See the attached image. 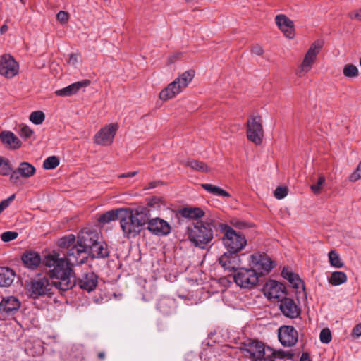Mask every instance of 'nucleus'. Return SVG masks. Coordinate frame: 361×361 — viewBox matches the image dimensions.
I'll return each mask as SVG.
<instances>
[{
  "instance_id": "1",
  "label": "nucleus",
  "mask_w": 361,
  "mask_h": 361,
  "mask_svg": "<svg viewBox=\"0 0 361 361\" xmlns=\"http://www.w3.org/2000/svg\"><path fill=\"white\" fill-rule=\"evenodd\" d=\"M100 239L99 233L96 230L85 228L78 235H68L59 239L58 245L67 250V255L71 264H83L87 259V253Z\"/></svg>"
},
{
  "instance_id": "2",
  "label": "nucleus",
  "mask_w": 361,
  "mask_h": 361,
  "mask_svg": "<svg viewBox=\"0 0 361 361\" xmlns=\"http://www.w3.org/2000/svg\"><path fill=\"white\" fill-rule=\"evenodd\" d=\"M66 250V258H60L59 254L48 255L42 261L47 268V274L54 281L55 288L61 291H66L73 288L75 284V277L72 267L79 264H71L69 262Z\"/></svg>"
},
{
  "instance_id": "3",
  "label": "nucleus",
  "mask_w": 361,
  "mask_h": 361,
  "mask_svg": "<svg viewBox=\"0 0 361 361\" xmlns=\"http://www.w3.org/2000/svg\"><path fill=\"white\" fill-rule=\"evenodd\" d=\"M149 210L147 207L121 211V227L128 238L136 236L147 224Z\"/></svg>"
},
{
  "instance_id": "4",
  "label": "nucleus",
  "mask_w": 361,
  "mask_h": 361,
  "mask_svg": "<svg viewBox=\"0 0 361 361\" xmlns=\"http://www.w3.org/2000/svg\"><path fill=\"white\" fill-rule=\"evenodd\" d=\"M244 355L249 357L252 361H279V358L283 360L286 356L293 359V353L290 352L275 351L264 343L252 341H250L243 349Z\"/></svg>"
},
{
  "instance_id": "5",
  "label": "nucleus",
  "mask_w": 361,
  "mask_h": 361,
  "mask_svg": "<svg viewBox=\"0 0 361 361\" xmlns=\"http://www.w3.org/2000/svg\"><path fill=\"white\" fill-rule=\"evenodd\" d=\"M214 228L212 221L197 222L188 229V240L195 247L204 249L214 238Z\"/></svg>"
},
{
  "instance_id": "6",
  "label": "nucleus",
  "mask_w": 361,
  "mask_h": 361,
  "mask_svg": "<svg viewBox=\"0 0 361 361\" xmlns=\"http://www.w3.org/2000/svg\"><path fill=\"white\" fill-rule=\"evenodd\" d=\"M220 228L225 231L222 240L228 252L238 253L246 246L247 240L243 234L226 224H220Z\"/></svg>"
},
{
  "instance_id": "7",
  "label": "nucleus",
  "mask_w": 361,
  "mask_h": 361,
  "mask_svg": "<svg viewBox=\"0 0 361 361\" xmlns=\"http://www.w3.org/2000/svg\"><path fill=\"white\" fill-rule=\"evenodd\" d=\"M264 130L262 119L259 116H251L247 122V140L257 145L262 142Z\"/></svg>"
},
{
  "instance_id": "8",
  "label": "nucleus",
  "mask_w": 361,
  "mask_h": 361,
  "mask_svg": "<svg viewBox=\"0 0 361 361\" xmlns=\"http://www.w3.org/2000/svg\"><path fill=\"white\" fill-rule=\"evenodd\" d=\"M234 281L241 288H250L258 282V273L252 268H240L233 276Z\"/></svg>"
},
{
  "instance_id": "9",
  "label": "nucleus",
  "mask_w": 361,
  "mask_h": 361,
  "mask_svg": "<svg viewBox=\"0 0 361 361\" xmlns=\"http://www.w3.org/2000/svg\"><path fill=\"white\" fill-rule=\"evenodd\" d=\"M54 288L55 286L53 281L50 282L48 278L40 277L31 281L29 291L32 298H37L39 296L52 294L51 291Z\"/></svg>"
},
{
  "instance_id": "10",
  "label": "nucleus",
  "mask_w": 361,
  "mask_h": 361,
  "mask_svg": "<svg viewBox=\"0 0 361 361\" xmlns=\"http://www.w3.org/2000/svg\"><path fill=\"white\" fill-rule=\"evenodd\" d=\"M250 265L258 275L268 274L274 267V262L265 253L256 252L250 257Z\"/></svg>"
},
{
  "instance_id": "11",
  "label": "nucleus",
  "mask_w": 361,
  "mask_h": 361,
  "mask_svg": "<svg viewBox=\"0 0 361 361\" xmlns=\"http://www.w3.org/2000/svg\"><path fill=\"white\" fill-rule=\"evenodd\" d=\"M19 71V65L10 54H4L0 57V74L6 78H12Z\"/></svg>"
},
{
  "instance_id": "12",
  "label": "nucleus",
  "mask_w": 361,
  "mask_h": 361,
  "mask_svg": "<svg viewBox=\"0 0 361 361\" xmlns=\"http://www.w3.org/2000/svg\"><path fill=\"white\" fill-rule=\"evenodd\" d=\"M278 338L284 347L295 345L298 340V333L292 326H282L278 329Z\"/></svg>"
},
{
  "instance_id": "13",
  "label": "nucleus",
  "mask_w": 361,
  "mask_h": 361,
  "mask_svg": "<svg viewBox=\"0 0 361 361\" xmlns=\"http://www.w3.org/2000/svg\"><path fill=\"white\" fill-rule=\"evenodd\" d=\"M263 291L265 296L269 300L279 301L286 295L284 285L274 280L267 281L263 287Z\"/></svg>"
},
{
  "instance_id": "14",
  "label": "nucleus",
  "mask_w": 361,
  "mask_h": 361,
  "mask_svg": "<svg viewBox=\"0 0 361 361\" xmlns=\"http://www.w3.org/2000/svg\"><path fill=\"white\" fill-rule=\"evenodd\" d=\"M118 128V126L117 123H112L106 126L95 135V142L101 145H111L113 142Z\"/></svg>"
},
{
  "instance_id": "15",
  "label": "nucleus",
  "mask_w": 361,
  "mask_h": 361,
  "mask_svg": "<svg viewBox=\"0 0 361 361\" xmlns=\"http://www.w3.org/2000/svg\"><path fill=\"white\" fill-rule=\"evenodd\" d=\"M279 302H280L279 309L285 317L294 319L300 316V308L294 300L284 296Z\"/></svg>"
},
{
  "instance_id": "16",
  "label": "nucleus",
  "mask_w": 361,
  "mask_h": 361,
  "mask_svg": "<svg viewBox=\"0 0 361 361\" xmlns=\"http://www.w3.org/2000/svg\"><path fill=\"white\" fill-rule=\"evenodd\" d=\"M322 46V43L315 42L308 49L302 63L301 68L298 72L300 76L302 75V72H307L310 70Z\"/></svg>"
},
{
  "instance_id": "17",
  "label": "nucleus",
  "mask_w": 361,
  "mask_h": 361,
  "mask_svg": "<svg viewBox=\"0 0 361 361\" xmlns=\"http://www.w3.org/2000/svg\"><path fill=\"white\" fill-rule=\"evenodd\" d=\"M148 230L157 235H166L171 231V226L167 221L160 218H154L149 220Z\"/></svg>"
},
{
  "instance_id": "18",
  "label": "nucleus",
  "mask_w": 361,
  "mask_h": 361,
  "mask_svg": "<svg viewBox=\"0 0 361 361\" xmlns=\"http://www.w3.org/2000/svg\"><path fill=\"white\" fill-rule=\"evenodd\" d=\"M275 21L286 37L289 39L294 37V23L290 18L283 14H279L276 16Z\"/></svg>"
},
{
  "instance_id": "19",
  "label": "nucleus",
  "mask_w": 361,
  "mask_h": 361,
  "mask_svg": "<svg viewBox=\"0 0 361 361\" xmlns=\"http://www.w3.org/2000/svg\"><path fill=\"white\" fill-rule=\"evenodd\" d=\"M236 254L232 252H225L219 257V264L226 269L238 270L240 265V259Z\"/></svg>"
},
{
  "instance_id": "20",
  "label": "nucleus",
  "mask_w": 361,
  "mask_h": 361,
  "mask_svg": "<svg viewBox=\"0 0 361 361\" xmlns=\"http://www.w3.org/2000/svg\"><path fill=\"white\" fill-rule=\"evenodd\" d=\"M21 303L15 296L4 297L0 302V312L13 314L20 307Z\"/></svg>"
},
{
  "instance_id": "21",
  "label": "nucleus",
  "mask_w": 361,
  "mask_h": 361,
  "mask_svg": "<svg viewBox=\"0 0 361 361\" xmlns=\"http://www.w3.org/2000/svg\"><path fill=\"white\" fill-rule=\"evenodd\" d=\"M35 168L31 164L23 161L21 162L16 169L11 171V178H18L19 176L23 178H29L35 173Z\"/></svg>"
},
{
  "instance_id": "22",
  "label": "nucleus",
  "mask_w": 361,
  "mask_h": 361,
  "mask_svg": "<svg viewBox=\"0 0 361 361\" xmlns=\"http://www.w3.org/2000/svg\"><path fill=\"white\" fill-rule=\"evenodd\" d=\"M90 83V82L88 80L76 82L64 88L56 90L55 94L59 97H70L75 94L81 88L88 86Z\"/></svg>"
},
{
  "instance_id": "23",
  "label": "nucleus",
  "mask_w": 361,
  "mask_h": 361,
  "mask_svg": "<svg viewBox=\"0 0 361 361\" xmlns=\"http://www.w3.org/2000/svg\"><path fill=\"white\" fill-rule=\"evenodd\" d=\"M97 276L92 271L84 274L78 281L80 288L88 292L93 290L97 285Z\"/></svg>"
},
{
  "instance_id": "24",
  "label": "nucleus",
  "mask_w": 361,
  "mask_h": 361,
  "mask_svg": "<svg viewBox=\"0 0 361 361\" xmlns=\"http://www.w3.org/2000/svg\"><path fill=\"white\" fill-rule=\"evenodd\" d=\"M23 264L29 269H34L41 263L40 255L36 252H27L22 255Z\"/></svg>"
},
{
  "instance_id": "25",
  "label": "nucleus",
  "mask_w": 361,
  "mask_h": 361,
  "mask_svg": "<svg viewBox=\"0 0 361 361\" xmlns=\"http://www.w3.org/2000/svg\"><path fill=\"white\" fill-rule=\"evenodd\" d=\"M16 274L13 270L8 267H0V286L7 287L12 284Z\"/></svg>"
},
{
  "instance_id": "26",
  "label": "nucleus",
  "mask_w": 361,
  "mask_h": 361,
  "mask_svg": "<svg viewBox=\"0 0 361 361\" xmlns=\"http://www.w3.org/2000/svg\"><path fill=\"white\" fill-rule=\"evenodd\" d=\"M89 251L92 257L96 258H104L108 257L109 254L106 243L99 241V240L95 243Z\"/></svg>"
},
{
  "instance_id": "27",
  "label": "nucleus",
  "mask_w": 361,
  "mask_h": 361,
  "mask_svg": "<svg viewBox=\"0 0 361 361\" xmlns=\"http://www.w3.org/2000/svg\"><path fill=\"white\" fill-rule=\"evenodd\" d=\"M181 92L180 86H177L176 82L173 81L168 86L162 90L159 93V98L161 100L166 101L174 97L176 95Z\"/></svg>"
},
{
  "instance_id": "28",
  "label": "nucleus",
  "mask_w": 361,
  "mask_h": 361,
  "mask_svg": "<svg viewBox=\"0 0 361 361\" xmlns=\"http://www.w3.org/2000/svg\"><path fill=\"white\" fill-rule=\"evenodd\" d=\"M0 140L11 148L17 149L20 147V141L14 133L9 131H4L0 134Z\"/></svg>"
},
{
  "instance_id": "29",
  "label": "nucleus",
  "mask_w": 361,
  "mask_h": 361,
  "mask_svg": "<svg viewBox=\"0 0 361 361\" xmlns=\"http://www.w3.org/2000/svg\"><path fill=\"white\" fill-rule=\"evenodd\" d=\"M179 214L189 219H197L204 215L203 210L199 207H184L179 210Z\"/></svg>"
},
{
  "instance_id": "30",
  "label": "nucleus",
  "mask_w": 361,
  "mask_h": 361,
  "mask_svg": "<svg viewBox=\"0 0 361 361\" xmlns=\"http://www.w3.org/2000/svg\"><path fill=\"white\" fill-rule=\"evenodd\" d=\"M195 76V71L190 69L183 73L179 77H178L174 82H176L177 86H180V90L182 92L189 83L191 82L192 80Z\"/></svg>"
},
{
  "instance_id": "31",
  "label": "nucleus",
  "mask_w": 361,
  "mask_h": 361,
  "mask_svg": "<svg viewBox=\"0 0 361 361\" xmlns=\"http://www.w3.org/2000/svg\"><path fill=\"white\" fill-rule=\"evenodd\" d=\"M121 211H125V209H118L116 210L109 211L101 215L98 221L100 223L106 224L116 219H121Z\"/></svg>"
},
{
  "instance_id": "32",
  "label": "nucleus",
  "mask_w": 361,
  "mask_h": 361,
  "mask_svg": "<svg viewBox=\"0 0 361 361\" xmlns=\"http://www.w3.org/2000/svg\"><path fill=\"white\" fill-rule=\"evenodd\" d=\"M201 186L211 194L216 196L230 197V194L219 187L210 183H203Z\"/></svg>"
},
{
  "instance_id": "33",
  "label": "nucleus",
  "mask_w": 361,
  "mask_h": 361,
  "mask_svg": "<svg viewBox=\"0 0 361 361\" xmlns=\"http://www.w3.org/2000/svg\"><path fill=\"white\" fill-rule=\"evenodd\" d=\"M347 281V276L343 271H334L329 279V282L333 286H339Z\"/></svg>"
},
{
  "instance_id": "34",
  "label": "nucleus",
  "mask_w": 361,
  "mask_h": 361,
  "mask_svg": "<svg viewBox=\"0 0 361 361\" xmlns=\"http://www.w3.org/2000/svg\"><path fill=\"white\" fill-rule=\"evenodd\" d=\"M13 171V166L6 158L0 157V174L3 176L10 175Z\"/></svg>"
},
{
  "instance_id": "35",
  "label": "nucleus",
  "mask_w": 361,
  "mask_h": 361,
  "mask_svg": "<svg viewBox=\"0 0 361 361\" xmlns=\"http://www.w3.org/2000/svg\"><path fill=\"white\" fill-rule=\"evenodd\" d=\"M185 165L199 171L204 172L208 171V166L204 162L197 160L188 159Z\"/></svg>"
},
{
  "instance_id": "36",
  "label": "nucleus",
  "mask_w": 361,
  "mask_h": 361,
  "mask_svg": "<svg viewBox=\"0 0 361 361\" xmlns=\"http://www.w3.org/2000/svg\"><path fill=\"white\" fill-rule=\"evenodd\" d=\"M358 73L357 66L353 64H346L343 69V73L347 78H355Z\"/></svg>"
},
{
  "instance_id": "37",
  "label": "nucleus",
  "mask_w": 361,
  "mask_h": 361,
  "mask_svg": "<svg viewBox=\"0 0 361 361\" xmlns=\"http://www.w3.org/2000/svg\"><path fill=\"white\" fill-rule=\"evenodd\" d=\"M59 164V159L56 156H51L47 157L43 163V166L45 169H54Z\"/></svg>"
},
{
  "instance_id": "38",
  "label": "nucleus",
  "mask_w": 361,
  "mask_h": 361,
  "mask_svg": "<svg viewBox=\"0 0 361 361\" xmlns=\"http://www.w3.org/2000/svg\"><path fill=\"white\" fill-rule=\"evenodd\" d=\"M45 119V115L42 111H35L30 114V120L36 125L43 123Z\"/></svg>"
},
{
  "instance_id": "39",
  "label": "nucleus",
  "mask_w": 361,
  "mask_h": 361,
  "mask_svg": "<svg viewBox=\"0 0 361 361\" xmlns=\"http://www.w3.org/2000/svg\"><path fill=\"white\" fill-rule=\"evenodd\" d=\"M329 259L330 264L333 267H335L336 268H341L343 265V263L341 262L338 254L334 250H331L329 252Z\"/></svg>"
},
{
  "instance_id": "40",
  "label": "nucleus",
  "mask_w": 361,
  "mask_h": 361,
  "mask_svg": "<svg viewBox=\"0 0 361 361\" xmlns=\"http://www.w3.org/2000/svg\"><path fill=\"white\" fill-rule=\"evenodd\" d=\"M289 189L286 185L278 186L274 191V197L278 200H281L287 196Z\"/></svg>"
},
{
  "instance_id": "41",
  "label": "nucleus",
  "mask_w": 361,
  "mask_h": 361,
  "mask_svg": "<svg viewBox=\"0 0 361 361\" xmlns=\"http://www.w3.org/2000/svg\"><path fill=\"white\" fill-rule=\"evenodd\" d=\"M171 302L168 299H161L159 301L157 308L164 314H168L171 312V307L169 305Z\"/></svg>"
},
{
  "instance_id": "42",
  "label": "nucleus",
  "mask_w": 361,
  "mask_h": 361,
  "mask_svg": "<svg viewBox=\"0 0 361 361\" xmlns=\"http://www.w3.org/2000/svg\"><path fill=\"white\" fill-rule=\"evenodd\" d=\"M20 127V135L21 137L27 140L31 138L34 134V131L27 126L21 125Z\"/></svg>"
},
{
  "instance_id": "43",
  "label": "nucleus",
  "mask_w": 361,
  "mask_h": 361,
  "mask_svg": "<svg viewBox=\"0 0 361 361\" xmlns=\"http://www.w3.org/2000/svg\"><path fill=\"white\" fill-rule=\"evenodd\" d=\"M331 331L328 328L323 329L319 334L320 341L323 343H329L331 341Z\"/></svg>"
},
{
  "instance_id": "44",
  "label": "nucleus",
  "mask_w": 361,
  "mask_h": 361,
  "mask_svg": "<svg viewBox=\"0 0 361 361\" xmlns=\"http://www.w3.org/2000/svg\"><path fill=\"white\" fill-rule=\"evenodd\" d=\"M288 281L294 288L298 289L300 286H303L302 280L300 279L298 274L294 273L291 277H290Z\"/></svg>"
},
{
  "instance_id": "45",
  "label": "nucleus",
  "mask_w": 361,
  "mask_h": 361,
  "mask_svg": "<svg viewBox=\"0 0 361 361\" xmlns=\"http://www.w3.org/2000/svg\"><path fill=\"white\" fill-rule=\"evenodd\" d=\"M18 237V233L14 231H6L1 235V239L4 242H10Z\"/></svg>"
},
{
  "instance_id": "46",
  "label": "nucleus",
  "mask_w": 361,
  "mask_h": 361,
  "mask_svg": "<svg viewBox=\"0 0 361 361\" xmlns=\"http://www.w3.org/2000/svg\"><path fill=\"white\" fill-rule=\"evenodd\" d=\"M310 188L314 194H319L325 188V182H314Z\"/></svg>"
},
{
  "instance_id": "47",
  "label": "nucleus",
  "mask_w": 361,
  "mask_h": 361,
  "mask_svg": "<svg viewBox=\"0 0 361 361\" xmlns=\"http://www.w3.org/2000/svg\"><path fill=\"white\" fill-rule=\"evenodd\" d=\"M147 205L152 208H158L160 207V199L157 197H151L146 200Z\"/></svg>"
},
{
  "instance_id": "48",
  "label": "nucleus",
  "mask_w": 361,
  "mask_h": 361,
  "mask_svg": "<svg viewBox=\"0 0 361 361\" xmlns=\"http://www.w3.org/2000/svg\"><path fill=\"white\" fill-rule=\"evenodd\" d=\"M56 18L59 22L64 24L68 21L69 14L66 11H60L56 15Z\"/></svg>"
},
{
  "instance_id": "49",
  "label": "nucleus",
  "mask_w": 361,
  "mask_h": 361,
  "mask_svg": "<svg viewBox=\"0 0 361 361\" xmlns=\"http://www.w3.org/2000/svg\"><path fill=\"white\" fill-rule=\"evenodd\" d=\"M15 198V195L13 194L12 195H11L9 197H8L7 199L6 200H2L1 202H0V214L5 209H6L9 205L13 201Z\"/></svg>"
},
{
  "instance_id": "50",
  "label": "nucleus",
  "mask_w": 361,
  "mask_h": 361,
  "mask_svg": "<svg viewBox=\"0 0 361 361\" xmlns=\"http://www.w3.org/2000/svg\"><path fill=\"white\" fill-rule=\"evenodd\" d=\"M231 224L238 228H240V229H242V228H247L249 227V224L246 222H244L241 220H239V219H233L231 221Z\"/></svg>"
},
{
  "instance_id": "51",
  "label": "nucleus",
  "mask_w": 361,
  "mask_h": 361,
  "mask_svg": "<svg viewBox=\"0 0 361 361\" xmlns=\"http://www.w3.org/2000/svg\"><path fill=\"white\" fill-rule=\"evenodd\" d=\"M138 172L133 171V172H127L118 174L116 178H130L134 177Z\"/></svg>"
},
{
  "instance_id": "52",
  "label": "nucleus",
  "mask_w": 361,
  "mask_h": 361,
  "mask_svg": "<svg viewBox=\"0 0 361 361\" xmlns=\"http://www.w3.org/2000/svg\"><path fill=\"white\" fill-rule=\"evenodd\" d=\"M183 56L182 52H176L169 58V61L170 63H175L177 60H178L180 58H181Z\"/></svg>"
},
{
  "instance_id": "53",
  "label": "nucleus",
  "mask_w": 361,
  "mask_h": 361,
  "mask_svg": "<svg viewBox=\"0 0 361 361\" xmlns=\"http://www.w3.org/2000/svg\"><path fill=\"white\" fill-rule=\"evenodd\" d=\"M349 15L352 19H355L359 21H361V8L360 10L354 11L350 13Z\"/></svg>"
},
{
  "instance_id": "54",
  "label": "nucleus",
  "mask_w": 361,
  "mask_h": 361,
  "mask_svg": "<svg viewBox=\"0 0 361 361\" xmlns=\"http://www.w3.org/2000/svg\"><path fill=\"white\" fill-rule=\"evenodd\" d=\"M252 52L257 56H261L264 53V49L261 46L255 45L252 47Z\"/></svg>"
},
{
  "instance_id": "55",
  "label": "nucleus",
  "mask_w": 361,
  "mask_h": 361,
  "mask_svg": "<svg viewBox=\"0 0 361 361\" xmlns=\"http://www.w3.org/2000/svg\"><path fill=\"white\" fill-rule=\"evenodd\" d=\"M352 335L355 337L361 336V323L357 324L353 329Z\"/></svg>"
},
{
  "instance_id": "56",
  "label": "nucleus",
  "mask_w": 361,
  "mask_h": 361,
  "mask_svg": "<svg viewBox=\"0 0 361 361\" xmlns=\"http://www.w3.org/2000/svg\"><path fill=\"white\" fill-rule=\"evenodd\" d=\"M78 55L76 54H71L68 58V63L75 66L78 63Z\"/></svg>"
},
{
  "instance_id": "57",
  "label": "nucleus",
  "mask_w": 361,
  "mask_h": 361,
  "mask_svg": "<svg viewBox=\"0 0 361 361\" xmlns=\"http://www.w3.org/2000/svg\"><path fill=\"white\" fill-rule=\"evenodd\" d=\"M352 178L355 180L361 178V161L357 165L356 171L352 175Z\"/></svg>"
},
{
  "instance_id": "58",
  "label": "nucleus",
  "mask_w": 361,
  "mask_h": 361,
  "mask_svg": "<svg viewBox=\"0 0 361 361\" xmlns=\"http://www.w3.org/2000/svg\"><path fill=\"white\" fill-rule=\"evenodd\" d=\"M293 274V273L291 272L288 268H283L281 271V276L287 280H288Z\"/></svg>"
},
{
  "instance_id": "59",
  "label": "nucleus",
  "mask_w": 361,
  "mask_h": 361,
  "mask_svg": "<svg viewBox=\"0 0 361 361\" xmlns=\"http://www.w3.org/2000/svg\"><path fill=\"white\" fill-rule=\"evenodd\" d=\"M300 361H311L309 354L307 353H303L301 355Z\"/></svg>"
},
{
  "instance_id": "60",
  "label": "nucleus",
  "mask_w": 361,
  "mask_h": 361,
  "mask_svg": "<svg viewBox=\"0 0 361 361\" xmlns=\"http://www.w3.org/2000/svg\"><path fill=\"white\" fill-rule=\"evenodd\" d=\"M8 30V26L6 25H4L0 28V34H4Z\"/></svg>"
},
{
  "instance_id": "61",
  "label": "nucleus",
  "mask_w": 361,
  "mask_h": 361,
  "mask_svg": "<svg viewBox=\"0 0 361 361\" xmlns=\"http://www.w3.org/2000/svg\"><path fill=\"white\" fill-rule=\"evenodd\" d=\"M98 357L100 359V360H103L104 359L105 357V353H103V352H100L98 353Z\"/></svg>"
},
{
  "instance_id": "62",
  "label": "nucleus",
  "mask_w": 361,
  "mask_h": 361,
  "mask_svg": "<svg viewBox=\"0 0 361 361\" xmlns=\"http://www.w3.org/2000/svg\"><path fill=\"white\" fill-rule=\"evenodd\" d=\"M317 180H319V181L325 180V178L324 176H321L319 177Z\"/></svg>"
},
{
  "instance_id": "63",
  "label": "nucleus",
  "mask_w": 361,
  "mask_h": 361,
  "mask_svg": "<svg viewBox=\"0 0 361 361\" xmlns=\"http://www.w3.org/2000/svg\"><path fill=\"white\" fill-rule=\"evenodd\" d=\"M360 65L361 66V57H360Z\"/></svg>"
}]
</instances>
